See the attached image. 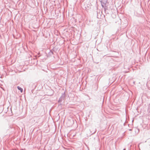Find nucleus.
Segmentation results:
<instances>
[{"instance_id": "1", "label": "nucleus", "mask_w": 150, "mask_h": 150, "mask_svg": "<svg viewBox=\"0 0 150 150\" xmlns=\"http://www.w3.org/2000/svg\"><path fill=\"white\" fill-rule=\"evenodd\" d=\"M65 97V92H64L63 93H62V94L59 100V102H62L63 100H64Z\"/></svg>"}, {"instance_id": "3", "label": "nucleus", "mask_w": 150, "mask_h": 150, "mask_svg": "<svg viewBox=\"0 0 150 150\" xmlns=\"http://www.w3.org/2000/svg\"><path fill=\"white\" fill-rule=\"evenodd\" d=\"M17 88L19 90H20L21 92L22 93L23 91V89L22 88L19 87V86H18L17 87Z\"/></svg>"}, {"instance_id": "5", "label": "nucleus", "mask_w": 150, "mask_h": 150, "mask_svg": "<svg viewBox=\"0 0 150 150\" xmlns=\"http://www.w3.org/2000/svg\"><path fill=\"white\" fill-rule=\"evenodd\" d=\"M101 3L102 6L103 7L105 5V3H104L102 1H101Z\"/></svg>"}, {"instance_id": "7", "label": "nucleus", "mask_w": 150, "mask_h": 150, "mask_svg": "<svg viewBox=\"0 0 150 150\" xmlns=\"http://www.w3.org/2000/svg\"><path fill=\"white\" fill-rule=\"evenodd\" d=\"M131 130H132V129H129V131H131Z\"/></svg>"}, {"instance_id": "6", "label": "nucleus", "mask_w": 150, "mask_h": 150, "mask_svg": "<svg viewBox=\"0 0 150 150\" xmlns=\"http://www.w3.org/2000/svg\"><path fill=\"white\" fill-rule=\"evenodd\" d=\"M128 72V71H124V72H125V73H127V72Z\"/></svg>"}, {"instance_id": "8", "label": "nucleus", "mask_w": 150, "mask_h": 150, "mask_svg": "<svg viewBox=\"0 0 150 150\" xmlns=\"http://www.w3.org/2000/svg\"><path fill=\"white\" fill-rule=\"evenodd\" d=\"M125 150V149H124L123 150Z\"/></svg>"}, {"instance_id": "9", "label": "nucleus", "mask_w": 150, "mask_h": 150, "mask_svg": "<svg viewBox=\"0 0 150 150\" xmlns=\"http://www.w3.org/2000/svg\"><path fill=\"white\" fill-rule=\"evenodd\" d=\"M149 129H150V128H149Z\"/></svg>"}, {"instance_id": "2", "label": "nucleus", "mask_w": 150, "mask_h": 150, "mask_svg": "<svg viewBox=\"0 0 150 150\" xmlns=\"http://www.w3.org/2000/svg\"><path fill=\"white\" fill-rule=\"evenodd\" d=\"M90 131L91 133V135H92L94 134L96 132V130L95 129H94L93 130H92L91 129H90Z\"/></svg>"}, {"instance_id": "4", "label": "nucleus", "mask_w": 150, "mask_h": 150, "mask_svg": "<svg viewBox=\"0 0 150 150\" xmlns=\"http://www.w3.org/2000/svg\"><path fill=\"white\" fill-rule=\"evenodd\" d=\"M53 54V51L52 50H51L48 53V55L49 56H51Z\"/></svg>"}]
</instances>
